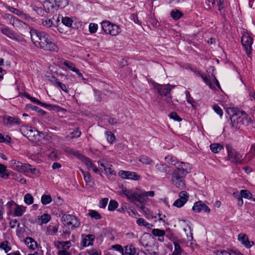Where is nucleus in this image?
Returning a JSON list of instances; mask_svg holds the SVG:
<instances>
[{
  "instance_id": "4468645a",
  "label": "nucleus",
  "mask_w": 255,
  "mask_h": 255,
  "mask_svg": "<svg viewBox=\"0 0 255 255\" xmlns=\"http://www.w3.org/2000/svg\"><path fill=\"white\" fill-rule=\"evenodd\" d=\"M119 175L123 178L138 180L140 178V176L135 172L129 171L121 170L119 172Z\"/></svg>"
},
{
  "instance_id": "09e8293b",
  "label": "nucleus",
  "mask_w": 255,
  "mask_h": 255,
  "mask_svg": "<svg viewBox=\"0 0 255 255\" xmlns=\"http://www.w3.org/2000/svg\"><path fill=\"white\" fill-rule=\"evenodd\" d=\"M209 3H211L212 5H214L217 2V5L219 6V10H221L223 8V2L224 0H208Z\"/></svg>"
},
{
  "instance_id": "69168bd1",
  "label": "nucleus",
  "mask_w": 255,
  "mask_h": 255,
  "mask_svg": "<svg viewBox=\"0 0 255 255\" xmlns=\"http://www.w3.org/2000/svg\"><path fill=\"white\" fill-rule=\"evenodd\" d=\"M183 13L177 9H173L170 12V16H183Z\"/></svg>"
},
{
  "instance_id": "c03bdc74",
  "label": "nucleus",
  "mask_w": 255,
  "mask_h": 255,
  "mask_svg": "<svg viewBox=\"0 0 255 255\" xmlns=\"http://www.w3.org/2000/svg\"><path fill=\"white\" fill-rule=\"evenodd\" d=\"M0 248L4 250L5 253H7L11 250L10 244L7 241H4L2 243H1L0 245Z\"/></svg>"
},
{
  "instance_id": "0e129e2a",
  "label": "nucleus",
  "mask_w": 255,
  "mask_h": 255,
  "mask_svg": "<svg viewBox=\"0 0 255 255\" xmlns=\"http://www.w3.org/2000/svg\"><path fill=\"white\" fill-rule=\"evenodd\" d=\"M108 202V198H104L100 201L99 203V207L101 208H105L107 206Z\"/></svg>"
},
{
  "instance_id": "ddd939ff",
  "label": "nucleus",
  "mask_w": 255,
  "mask_h": 255,
  "mask_svg": "<svg viewBox=\"0 0 255 255\" xmlns=\"http://www.w3.org/2000/svg\"><path fill=\"white\" fill-rule=\"evenodd\" d=\"M98 164L99 165L104 167L105 173L107 174L108 178L110 180H113L114 179L115 176L116 175V172L113 169V166L109 164H107V165H105L104 164L100 162H98Z\"/></svg>"
},
{
  "instance_id": "774afa93",
  "label": "nucleus",
  "mask_w": 255,
  "mask_h": 255,
  "mask_svg": "<svg viewBox=\"0 0 255 255\" xmlns=\"http://www.w3.org/2000/svg\"><path fill=\"white\" fill-rule=\"evenodd\" d=\"M59 243L65 249H68L71 246V243L69 241L60 242Z\"/></svg>"
},
{
  "instance_id": "f8f14e48",
  "label": "nucleus",
  "mask_w": 255,
  "mask_h": 255,
  "mask_svg": "<svg viewBox=\"0 0 255 255\" xmlns=\"http://www.w3.org/2000/svg\"><path fill=\"white\" fill-rule=\"evenodd\" d=\"M179 198L175 200L173 205L180 208L187 202L188 195L186 191H182L179 193Z\"/></svg>"
},
{
  "instance_id": "b1692460",
  "label": "nucleus",
  "mask_w": 255,
  "mask_h": 255,
  "mask_svg": "<svg viewBox=\"0 0 255 255\" xmlns=\"http://www.w3.org/2000/svg\"><path fill=\"white\" fill-rule=\"evenodd\" d=\"M184 171L181 172L178 170H174L171 175V181L178 180L182 178H184L186 175L184 174Z\"/></svg>"
},
{
  "instance_id": "393cba45",
  "label": "nucleus",
  "mask_w": 255,
  "mask_h": 255,
  "mask_svg": "<svg viewBox=\"0 0 255 255\" xmlns=\"http://www.w3.org/2000/svg\"><path fill=\"white\" fill-rule=\"evenodd\" d=\"M25 243L30 249L34 250L37 248V244L36 242L31 237H27L25 239Z\"/></svg>"
},
{
  "instance_id": "1a4fd4ad",
  "label": "nucleus",
  "mask_w": 255,
  "mask_h": 255,
  "mask_svg": "<svg viewBox=\"0 0 255 255\" xmlns=\"http://www.w3.org/2000/svg\"><path fill=\"white\" fill-rule=\"evenodd\" d=\"M146 236L144 238L146 240H150V243L149 244H146L145 246H144V248L146 251V253L144 252V254L145 255H156L157 254V247L155 245V240L149 234H145Z\"/></svg>"
},
{
  "instance_id": "a19ab883",
  "label": "nucleus",
  "mask_w": 255,
  "mask_h": 255,
  "mask_svg": "<svg viewBox=\"0 0 255 255\" xmlns=\"http://www.w3.org/2000/svg\"><path fill=\"white\" fill-rule=\"evenodd\" d=\"M239 194L243 198L248 199H251L253 196L252 193L247 190H242Z\"/></svg>"
},
{
  "instance_id": "bb28decb",
  "label": "nucleus",
  "mask_w": 255,
  "mask_h": 255,
  "mask_svg": "<svg viewBox=\"0 0 255 255\" xmlns=\"http://www.w3.org/2000/svg\"><path fill=\"white\" fill-rule=\"evenodd\" d=\"M135 253V250L132 245L127 246L124 249L123 255H134Z\"/></svg>"
},
{
  "instance_id": "ea45409f",
  "label": "nucleus",
  "mask_w": 255,
  "mask_h": 255,
  "mask_svg": "<svg viewBox=\"0 0 255 255\" xmlns=\"http://www.w3.org/2000/svg\"><path fill=\"white\" fill-rule=\"evenodd\" d=\"M7 8L9 12H11L13 14L20 16H26V15L24 14L22 11H20V10L15 8L13 7L8 6Z\"/></svg>"
},
{
  "instance_id": "6ab92c4d",
  "label": "nucleus",
  "mask_w": 255,
  "mask_h": 255,
  "mask_svg": "<svg viewBox=\"0 0 255 255\" xmlns=\"http://www.w3.org/2000/svg\"><path fill=\"white\" fill-rule=\"evenodd\" d=\"M56 19L54 18V17H52L51 18H45V19H42V24L43 25L46 26L47 27H49L52 26V25H56L58 21H59V17H56Z\"/></svg>"
},
{
  "instance_id": "3c124183",
  "label": "nucleus",
  "mask_w": 255,
  "mask_h": 255,
  "mask_svg": "<svg viewBox=\"0 0 255 255\" xmlns=\"http://www.w3.org/2000/svg\"><path fill=\"white\" fill-rule=\"evenodd\" d=\"M89 215L92 218H94L96 220L100 219L102 217L100 214L96 211L91 210L89 212Z\"/></svg>"
},
{
  "instance_id": "8fccbe9b",
  "label": "nucleus",
  "mask_w": 255,
  "mask_h": 255,
  "mask_svg": "<svg viewBox=\"0 0 255 255\" xmlns=\"http://www.w3.org/2000/svg\"><path fill=\"white\" fill-rule=\"evenodd\" d=\"M58 230V226H55L54 227H52V229H51V227L49 226L47 228V234L49 235H54L55 234H56Z\"/></svg>"
},
{
  "instance_id": "39448f33",
  "label": "nucleus",
  "mask_w": 255,
  "mask_h": 255,
  "mask_svg": "<svg viewBox=\"0 0 255 255\" xmlns=\"http://www.w3.org/2000/svg\"><path fill=\"white\" fill-rule=\"evenodd\" d=\"M61 221L68 229L73 230L79 227L80 222L77 217L71 214H64L61 217Z\"/></svg>"
},
{
  "instance_id": "20e7f679",
  "label": "nucleus",
  "mask_w": 255,
  "mask_h": 255,
  "mask_svg": "<svg viewBox=\"0 0 255 255\" xmlns=\"http://www.w3.org/2000/svg\"><path fill=\"white\" fill-rule=\"evenodd\" d=\"M121 193L125 195L128 199L131 202H138L141 204V208H143V192L138 189L135 190H128L126 188H122Z\"/></svg>"
},
{
  "instance_id": "052dcab7",
  "label": "nucleus",
  "mask_w": 255,
  "mask_h": 255,
  "mask_svg": "<svg viewBox=\"0 0 255 255\" xmlns=\"http://www.w3.org/2000/svg\"><path fill=\"white\" fill-rule=\"evenodd\" d=\"M144 216H145V217L148 219L156 218V216H154L153 215L152 212H151L148 209H144Z\"/></svg>"
},
{
  "instance_id": "f704fd0d",
  "label": "nucleus",
  "mask_w": 255,
  "mask_h": 255,
  "mask_svg": "<svg viewBox=\"0 0 255 255\" xmlns=\"http://www.w3.org/2000/svg\"><path fill=\"white\" fill-rule=\"evenodd\" d=\"M52 201V199L50 195L44 194L41 196V201L42 204L44 205L50 204Z\"/></svg>"
},
{
  "instance_id": "bf43d9fd",
  "label": "nucleus",
  "mask_w": 255,
  "mask_h": 255,
  "mask_svg": "<svg viewBox=\"0 0 255 255\" xmlns=\"http://www.w3.org/2000/svg\"><path fill=\"white\" fill-rule=\"evenodd\" d=\"M30 100L32 102L35 103L37 104V105H40V106H42L43 107H44V108H46L47 106H48V104L41 102L40 101H39L38 100L36 99L34 97H30Z\"/></svg>"
},
{
  "instance_id": "6e6d98bb",
  "label": "nucleus",
  "mask_w": 255,
  "mask_h": 255,
  "mask_svg": "<svg viewBox=\"0 0 255 255\" xmlns=\"http://www.w3.org/2000/svg\"><path fill=\"white\" fill-rule=\"evenodd\" d=\"M106 134H107V139L108 141L111 143H112L115 139V135L111 131H107Z\"/></svg>"
},
{
  "instance_id": "72a5a7b5",
  "label": "nucleus",
  "mask_w": 255,
  "mask_h": 255,
  "mask_svg": "<svg viewBox=\"0 0 255 255\" xmlns=\"http://www.w3.org/2000/svg\"><path fill=\"white\" fill-rule=\"evenodd\" d=\"M249 160H252L255 157V143L251 145L249 152L246 155Z\"/></svg>"
},
{
  "instance_id": "cd10ccee",
  "label": "nucleus",
  "mask_w": 255,
  "mask_h": 255,
  "mask_svg": "<svg viewBox=\"0 0 255 255\" xmlns=\"http://www.w3.org/2000/svg\"><path fill=\"white\" fill-rule=\"evenodd\" d=\"M79 160L83 162L87 167L88 170H90V167L93 164L91 160L88 157L84 156V155H80Z\"/></svg>"
},
{
  "instance_id": "9b49d317",
  "label": "nucleus",
  "mask_w": 255,
  "mask_h": 255,
  "mask_svg": "<svg viewBox=\"0 0 255 255\" xmlns=\"http://www.w3.org/2000/svg\"><path fill=\"white\" fill-rule=\"evenodd\" d=\"M1 32L9 38L17 42H20L24 41V37L22 35L16 33L8 28H1Z\"/></svg>"
},
{
  "instance_id": "a211bd4d",
  "label": "nucleus",
  "mask_w": 255,
  "mask_h": 255,
  "mask_svg": "<svg viewBox=\"0 0 255 255\" xmlns=\"http://www.w3.org/2000/svg\"><path fill=\"white\" fill-rule=\"evenodd\" d=\"M174 86H171L169 84L164 85H159L157 87L158 93L161 96H166L170 95V91L174 88Z\"/></svg>"
},
{
  "instance_id": "49530a36",
  "label": "nucleus",
  "mask_w": 255,
  "mask_h": 255,
  "mask_svg": "<svg viewBox=\"0 0 255 255\" xmlns=\"http://www.w3.org/2000/svg\"><path fill=\"white\" fill-rule=\"evenodd\" d=\"M62 22L66 26L70 27L72 25L73 20L69 17H62Z\"/></svg>"
},
{
  "instance_id": "c85d7f7f",
  "label": "nucleus",
  "mask_w": 255,
  "mask_h": 255,
  "mask_svg": "<svg viewBox=\"0 0 255 255\" xmlns=\"http://www.w3.org/2000/svg\"><path fill=\"white\" fill-rule=\"evenodd\" d=\"M165 160L167 163L176 166H177L179 162L175 157H173V156L170 155L166 156L165 157Z\"/></svg>"
},
{
  "instance_id": "37998d69",
  "label": "nucleus",
  "mask_w": 255,
  "mask_h": 255,
  "mask_svg": "<svg viewBox=\"0 0 255 255\" xmlns=\"http://www.w3.org/2000/svg\"><path fill=\"white\" fill-rule=\"evenodd\" d=\"M55 4L59 7L64 8L68 4V0H54Z\"/></svg>"
},
{
  "instance_id": "7ed1b4c3",
  "label": "nucleus",
  "mask_w": 255,
  "mask_h": 255,
  "mask_svg": "<svg viewBox=\"0 0 255 255\" xmlns=\"http://www.w3.org/2000/svg\"><path fill=\"white\" fill-rule=\"evenodd\" d=\"M121 193L125 195L128 199L131 202H138L141 204V208H143V192L138 189L135 190H128L126 188H122Z\"/></svg>"
},
{
  "instance_id": "603ef678",
  "label": "nucleus",
  "mask_w": 255,
  "mask_h": 255,
  "mask_svg": "<svg viewBox=\"0 0 255 255\" xmlns=\"http://www.w3.org/2000/svg\"><path fill=\"white\" fill-rule=\"evenodd\" d=\"M152 234L155 236H164L165 233L164 230H160L158 229H154L152 230Z\"/></svg>"
},
{
  "instance_id": "4c0bfd02",
  "label": "nucleus",
  "mask_w": 255,
  "mask_h": 255,
  "mask_svg": "<svg viewBox=\"0 0 255 255\" xmlns=\"http://www.w3.org/2000/svg\"><path fill=\"white\" fill-rule=\"evenodd\" d=\"M201 77L202 78L204 82L209 86V87L214 90L215 89V87L213 85L211 80L208 78V77L205 75L202 74L201 75Z\"/></svg>"
},
{
  "instance_id": "a878e982",
  "label": "nucleus",
  "mask_w": 255,
  "mask_h": 255,
  "mask_svg": "<svg viewBox=\"0 0 255 255\" xmlns=\"http://www.w3.org/2000/svg\"><path fill=\"white\" fill-rule=\"evenodd\" d=\"M10 20V22H11L12 25L15 27H23L24 25H26L25 22L21 21L16 17H11Z\"/></svg>"
},
{
  "instance_id": "2eb2a0df",
  "label": "nucleus",
  "mask_w": 255,
  "mask_h": 255,
  "mask_svg": "<svg viewBox=\"0 0 255 255\" xmlns=\"http://www.w3.org/2000/svg\"><path fill=\"white\" fill-rule=\"evenodd\" d=\"M192 210L197 213L200 212L201 211H204L206 213H210V208L202 201H199L194 203Z\"/></svg>"
},
{
  "instance_id": "338daca9",
  "label": "nucleus",
  "mask_w": 255,
  "mask_h": 255,
  "mask_svg": "<svg viewBox=\"0 0 255 255\" xmlns=\"http://www.w3.org/2000/svg\"><path fill=\"white\" fill-rule=\"evenodd\" d=\"M112 249H114L119 252L123 254V252H124V249L123 247L120 245H115L112 246Z\"/></svg>"
},
{
  "instance_id": "412c9836",
  "label": "nucleus",
  "mask_w": 255,
  "mask_h": 255,
  "mask_svg": "<svg viewBox=\"0 0 255 255\" xmlns=\"http://www.w3.org/2000/svg\"><path fill=\"white\" fill-rule=\"evenodd\" d=\"M21 168V170H20V172L36 174V169L29 164L22 163Z\"/></svg>"
},
{
  "instance_id": "5fc2aeb1",
  "label": "nucleus",
  "mask_w": 255,
  "mask_h": 255,
  "mask_svg": "<svg viewBox=\"0 0 255 255\" xmlns=\"http://www.w3.org/2000/svg\"><path fill=\"white\" fill-rule=\"evenodd\" d=\"M185 95L187 99V101L188 103L192 105V106H194V104L195 103L193 98L191 96L190 92L188 91H185Z\"/></svg>"
},
{
  "instance_id": "c756f323",
  "label": "nucleus",
  "mask_w": 255,
  "mask_h": 255,
  "mask_svg": "<svg viewBox=\"0 0 255 255\" xmlns=\"http://www.w3.org/2000/svg\"><path fill=\"white\" fill-rule=\"evenodd\" d=\"M172 184L175 185L177 188L180 189H183L185 187V181L184 178H182L178 180L172 181Z\"/></svg>"
},
{
  "instance_id": "dca6fc26",
  "label": "nucleus",
  "mask_w": 255,
  "mask_h": 255,
  "mask_svg": "<svg viewBox=\"0 0 255 255\" xmlns=\"http://www.w3.org/2000/svg\"><path fill=\"white\" fill-rule=\"evenodd\" d=\"M2 121L4 125L8 126L20 124V120L19 119L8 115H5L2 117Z\"/></svg>"
},
{
  "instance_id": "e433bc0d",
  "label": "nucleus",
  "mask_w": 255,
  "mask_h": 255,
  "mask_svg": "<svg viewBox=\"0 0 255 255\" xmlns=\"http://www.w3.org/2000/svg\"><path fill=\"white\" fill-rule=\"evenodd\" d=\"M25 211L24 207L17 205L14 211V215L17 217L21 216Z\"/></svg>"
},
{
  "instance_id": "2f4dec72",
  "label": "nucleus",
  "mask_w": 255,
  "mask_h": 255,
  "mask_svg": "<svg viewBox=\"0 0 255 255\" xmlns=\"http://www.w3.org/2000/svg\"><path fill=\"white\" fill-rule=\"evenodd\" d=\"M51 217L50 215L48 214H44L40 217H38V220L40 223L41 225L43 224H46L50 221Z\"/></svg>"
},
{
  "instance_id": "423d86ee",
  "label": "nucleus",
  "mask_w": 255,
  "mask_h": 255,
  "mask_svg": "<svg viewBox=\"0 0 255 255\" xmlns=\"http://www.w3.org/2000/svg\"><path fill=\"white\" fill-rule=\"evenodd\" d=\"M253 39L247 32H244L242 34L241 42L244 49L248 57L252 58V48Z\"/></svg>"
},
{
  "instance_id": "f257e3e1",
  "label": "nucleus",
  "mask_w": 255,
  "mask_h": 255,
  "mask_svg": "<svg viewBox=\"0 0 255 255\" xmlns=\"http://www.w3.org/2000/svg\"><path fill=\"white\" fill-rule=\"evenodd\" d=\"M30 33L31 39L36 47L44 50L58 51V46L51 41L50 36L47 33L36 29H31Z\"/></svg>"
},
{
  "instance_id": "e2e57ef3",
  "label": "nucleus",
  "mask_w": 255,
  "mask_h": 255,
  "mask_svg": "<svg viewBox=\"0 0 255 255\" xmlns=\"http://www.w3.org/2000/svg\"><path fill=\"white\" fill-rule=\"evenodd\" d=\"M71 135V138H76L79 137L81 134V132L79 130V128H77L74 131L70 133Z\"/></svg>"
},
{
  "instance_id": "79ce46f5",
  "label": "nucleus",
  "mask_w": 255,
  "mask_h": 255,
  "mask_svg": "<svg viewBox=\"0 0 255 255\" xmlns=\"http://www.w3.org/2000/svg\"><path fill=\"white\" fill-rule=\"evenodd\" d=\"M24 200L25 203L27 205H31L33 203L34 199L30 194L27 193L24 197Z\"/></svg>"
},
{
  "instance_id": "5701e85b",
  "label": "nucleus",
  "mask_w": 255,
  "mask_h": 255,
  "mask_svg": "<svg viewBox=\"0 0 255 255\" xmlns=\"http://www.w3.org/2000/svg\"><path fill=\"white\" fill-rule=\"evenodd\" d=\"M22 163L15 159H12L9 162V167L13 170L20 172L21 170Z\"/></svg>"
},
{
  "instance_id": "7c9ffc66",
  "label": "nucleus",
  "mask_w": 255,
  "mask_h": 255,
  "mask_svg": "<svg viewBox=\"0 0 255 255\" xmlns=\"http://www.w3.org/2000/svg\"><path fill=\"white\" fill-rule=\"evenodd\" d=\"M210 147L211 150L215 153H218L223 149V146L220 143H212Z\"/></svg>"
},
{
  "instance_id": "aec40b11",
  "label": "nucleus",
  "mask_w": 255,
  "mask_h": 255,
  "mask_svg": "<svg viewBox=\"0 0 255 255\" xmlns=\"http://www.w3.org/2000/svg\"><path fill=\"white\" fill-rule=\"evenodd\" d=\"M190 169V165L188 163L179 162L178 164L177 165L176 169L175 170H178L181 172L184 171V172H185L184 174L186 175Z\"/></svg>"
},
{
  "instance_id": "f03ea898",
  "label": "nucleus",
  "mask_w": 255,
  "mask_h": 255,
  "mask_svg": "<svg viewBox=\"0 0 255 255\" xmlns=\"http://www.w3.org/2000/svg\"><path fill=\"white\" fill-rule=\"evenodd\" d=\"M231 126L233 131L239 129L242 125L248 126L252 120L249 116L244 111L239 110L230 117Z\"/></svg>"
},
{
  "instance_id": "9d476101",
  "label": "nucleus",
  "mask_w": 255,
  "mask_h": 255,
  "mask_svg": "<svg viewBox=\"0 0 255 255\" xmlns=\"http://www.w3.org/2000/svg\"><path fill=\"white\" fill-rule=\"evenodd\" d=\"M24 135L32 142H37L40 140V135L38 131L32 128H27L24 130Z\"/></svg>"
},
{
  "instance_id": "f3484780",
  "label": "nucleus",
  "mask_w": 255,
  "mask_h": 255,
  "mask_svg": "<svg viewBox=\"0 0 255 255\" xmlns=\"http://www.w3.org/2000/svg\"><path fill=\"white\" fill-rule=\"evenodd\" d=\"M238 240L247 248H250L254 245L253 241H250L249 240L248 236L243 233H241L238 235Z\"/></svg>"
},
{
  "instance_id": "de8ad7c7",
  "label": "nucleus",
  "mask_w": 255,
  "mask_h": 255,
  "mask_svg": "<svg viewBox=\"0 0 255 255\" xmlns=\"http://www.w3.org/2000/svg\"><path fill=\"white\" fill-rule=\"evenodd\" d=\"M233 195L235 198H236L238 200V205L239 206H242L244 204V202L243 200V197L240 195L239 193H238V192H234L233 193Z\"/></svg>"
},
{
  "instance_id": "0eeeda50",
  "label": "nucleus",
  "mask_w": 255,
  "mask_h": 255,
  "mask_svg": "<svg viewBox=\"0 0 255 255\" xmlns=\"http://www.w3.org/2000/svg\"><path fill=\"white\" fill-rule=\"evenodd\" d=\"M101 24L103 30L107 34L116 36L120 32V28L118 25L111 23L108 21H104Z\"/></svg>"
},
{
  "instance_id": "6e6552de",
  "label": "nucleus",
  "mask_w": 255,
  "mask_h": 255,
  "mask_svg": "<svg viewBox=\"0 0 255 255\" xmlns=\"http://www.w3.org/2000/svg\"><path fill=\"white\" fill-rule=\"evenodd\" d=\"M228 151V157L233 163L235 164L240 163L242 161V156L239 152L236 151L229 144L226 145Z\"/></svg>"
},
{
  "instance_id": "864d4df0",
  "label": "nucleus",
  "mask_w": 255,
  "mask_h": 255,
  "mask_svg": "<svg viewBox=\"0 0 255 255\" xmlns=\"http://www.w3.org/2000/svg\"><path fill=\"white\" fill-rule=\"evenodd\" d=\"M63 64L72 71H74L76 69L75 64L71 61L65 60L63 62Z\"/></svg>"
},
{
  "instance_id": "680f3d73",
  "label": "nucleus",
  "mask_w": 255,
  "mask_h": 255,
  "mask_svg": "<svg viewBox=\"0 0 255 255\" xmlns=\"http://www.w3.org/2000/svg\"><path fill=\"white\" fill-rule=\"evenodd\" d=\"M214 111L215 113H216L218 115H219L220 117H222L223 115V112L222 109L218 105H215L213 107Z\"/></svg>"
},
{
  "instance_id": "4d7b16f0",
  "label": "nucleus",
  "mask_w": 255,
  "mask_h": 255,
  "mask_svg": "<svg viewBox=\"0 0 255 255\" xmlns=\"http://www.w3.org/2000/svg\"><path fill=\"white\" fill-rule=\"evenodd\" d=\"M98 24L96 23H91L90 24L89 26V30L90 33H95L98 29Z\"/></svg>"
},
{
  "instance_id": "473e14b6",
  "label": "nucleus",
  "mask_w": 255,
  "mask_h": 255,
  "mask_svg": "<svg viewBox=\"0 0 255 255\" xmlns=\"http://www.w3.org/2000/svg\"><path fill=\"white\" fill-rule=\"evenodd\" d=\"M53 79L55 80V81L53 82V84L54 86L60 88L63 91L67 93L68 92L67 87L64 84L59 81L57 79H55V77H54Z\"/></svg>"
},
{
  "instance_id": "13d9d810",
  "label": "nucleus",
  "mask_w": 255,
  "mask_h": 255,
  "mask_svg": "<svg viewBox=\"0 0 255 255\" xmlns=\"http://www.w3.org/2000/svg\"><path fill=\"white\" fill-rule=\"evenodd\" d=\"M169 117L175 121L180 122L182 121V119L175 112L171 113Z\"/></svg>"
},
{
  "instance_id": "58836bf2",
  "label": "nucleus",
  "mask_w": 255,
  "mask_h": 255,
  "mask_svg": "<svg viewBox=\"0 0 255 255\" xmlns=\"http://www.w3.org/2000/svg\"><path fill=\"white\" fill-rule=\"evenodd\" d=\"M156 168L161 172L167 173L168 171L167 166L163 163L157 164L155 166Z\"/></svg>"
},
{
  "instance_id": "a18cd8bd",
  "label": "nucleus",
  "mask_w": 255,
  "mask_h": 255,
  "mask_svg": "<svg viewBox=\"0 0 255 255\" xmlns=\"http://www.w3.org/2000/svg\"><path fill=\"white\" fill-rule=\"evenodd\" d=\"M118 206V202L114 200H111L108 205V210L109 211H114Z\"/></svg>"
},
{
  "instance_id": "c9c22d12",
  "label": "nucleus",
  "mask_w": 255,
  "mask_h": 255,
  "mask_svg": "<svg viewBox=\"0 0 255 255\" xmlns=\"http://www.w3.org/2000/svg\"><path fill=\"white\" fill-rule=\"evenodd\" d=\"M6 167L3 164L0 163V177L3 178H7L9 174L6 173Z\"/></svg>"
},
{
  "instance_id": "4be33fe9",
  "label": "nucleus",
  "mask_w": 255,
  "mask_h": 255,
  "mask_svg": "<svg viewBox=\"0 0 255 255\" xmlns=\"http://www.w3.org/2000/svg\"><path fill=\"white\" fill-rule=\"evenodd\" d=\"M95 236L93 235H88L83 239L82 244L84 247H88L92 245Z\"/></svg>"
}]
</instances>
